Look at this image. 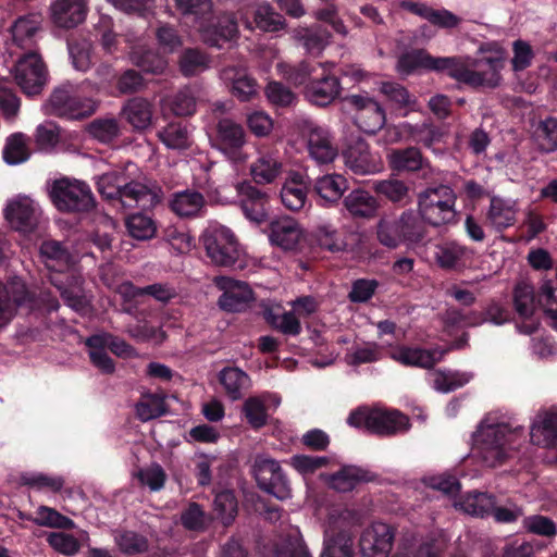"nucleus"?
<instances>
[{
  "mask_svg": "<svg viewBox=\"0 0 557 557\" xmlns=\"http://www.w3.org/2000/svg\"><path fill=\"white\" fill-rule=\"evenodd\" d=\"M126 41L129 45L128 57L134 65L140 67L146 73L154 75L164 73L168 67V61L163 57L147 50L140 40L133 42L131 37L127 36Z\"/></svg>",
  "mask_w": 557,
  "mask_h": 557,
  "instance_id": "obj_35",
  "label": "nucleus"
},
{
  "mask_svg": "<svg viewBox=\"0 0 557 557\" xmlns=\"http://www.w3.org/2000/svg\"><path fill=\"white\" fill-rule=\"evenodd\" d=\"M505 58L502 54L471 57L435 58L424 50L404 53L397 62L400 75H409L419 69L446 73L455 81L468 86L495 88L500 84V72Z\"/></svg>",
  "mask_w": 557,
  "mask_h": 557,
  "instance_id": "obj_1",
  "label": "nucleus"
},
{
  "mask_svg": "<svg viewBox=\"0 0 557 557\" xmlns=\"http://www.w3.org/2000/svg\"><path fill=\"white\" fill-rule=\"evenodd\" d=\"M32 521L40 527L60 529L74 528V522L70 518L47 506H39L36 510V517L32 519Z\"/></svg>",
  "mask_w": 557,
  "mask_h": 557,
  "instance_id": "obj_62",
  "label": "nucleus"
},
{
  "mask_svg": "<svg viewBox=\"0 0 557 557\" xmlns=\"http://www.w3.org/2000/svg\"><path fill=\"white\" fill-rule=\"evenodd\" d=\"M95 108V101L90 98H82L78 87L71 83L55 88L44 106L47 114L73 120L90 115L94 113Z\"/></svg>",
  "mask_w": 557,
  "mask_h": 557,
  "instance_id": "obj_10",
  "label": "nucleus"
},
{
  "mask_svg": "<svg viewBox=\"0 0 557 557\" xmlns=\"http://www.w3.org/2000/svg\"><path fill=\"white\" fill-rule=\"evenodd\" d=\"M345 176L338 173H327L315 178L313 188L317 195L326 205H334L348 189Z\"/></svg>",
  "mask_w": 557,
  "mask_h": 557,
  "instance_id": "obj_37",
  "label": "nucleus"
},
{
  "mask_svg": "<svg viewBox=\"0 0 557 557\" xmlns=\"http://www.w3.org/2000/svg\"><path fill=\"white\" fill-rule=\"evenodd\" d=\"M321 478L331 488L345 493L354 490L359 482L364 481L366 474L357 467L346 466L333 474H321Z\"/></svg>",
  "mask_w": 557,
  "mask_h": 557,
  "instance_id": "obj_44",
  "label": "nucleus"
},
{
  "mask_svg": "<svg viewBox=\"0 0 557 557\" xmlns=\"http://www.w3.org/2000/svg\"><path fill=\"white\" fill-rule=\"evenodd\" d=\"M361 520V513L354 508L330 507L321 522L323 548L319 557H354V529Z\"/></svg>",
  "mask_w": 557,
  "mask_h": 557,
  "instance_id": "obj_6",
  "label": "nucleus"
},
{
  "mask_svg": "<svg viewBox=\"0 0 557 557\" xmlns=\"http://www.w3.org/2000/svg\"><path fill=\"white\" fill-rule=\"evenodd\" d=\"M294 38L302 44L308 53L318 55L330 42V33L321 26L297 28Z\"/></svg>",
  "mask_w": 557,
  "mask_h": 557,
  "instance_id": "obj_48",
  "label": "nucleus"
},
{
  "mask_svg": "<svg viewBox=\"0 0 557 557\" xmlns=\"http://www.w3.org/2000/svg\"><path fill=\"white\" fill-rule=\"evenodd\" d=\"M138 168L133 162L124 171H109L97 177L98 191L107 199H119L124 207L148 208L158 201V195L147 185L135 181Z\"/></svg>",
  "mask_w": 557,
  "mask_h": 557,
  "instance_id": "obj_4",
  "label": "nucleus"
},
{
  "mask_svg": "<svg viewBox=\"0 0 557 557\" xmlns=\"http://www.w3.org/2000/svg\"><path fill=\"white\" fill-rule=\"evenodd\" d=\"M141 421L156 419L166 412L165 397L158 393H144L135 406Z\"/></svg>",
  "mask_w": 557,
  "mask_h": 557,
  "instance_id": "obj_55",
  "label": "nucleus"
},
{
  "mask_svg": "<svg viewBox=\"0 0 557 557\" xmlns=\"http://www.w3.org/2000/svg\"><path fill=\"white\" fill-rule=\"evenodd\" d=\"M518 213L517 201L493 197L487 211V221L502 231L515 224Z\"/></svg>",
  "mask_w": 557,
  "mask_h": 557,
  "instance_id": "obj_39",
  "label": "nucleus"
},
{
  "mask_svg": "<svg viewBox=\"0 0 557 557\" xmlns=\"http://www.w3.org/2000/svg\"><path fill=\"white\" fill-rule=\"evenodd\" d=\"M386 135L391 143L405 139L421 143L426 148H433L434 145L443 140L445 134L441 128L429 123L411 124L404 122L397 126L388 127Z\"/></svg>",
  "mask_w": 557,
  "mask_h": 557,
  "instance_id": "obj_21",
  "label": "nucleus"
},
{
  "mask_svg": "<svg viewBox=\"0 0 557 557\" xmlns=\"http://www.w3.org/2000/svg\"><path fill=\"white\" fill-rule=\"evenodd\" d=\"M532 444L546 450V460L557 466V407L541 410L530 426Z\"/></svg>",
  "mask_w": 557,
  "mask_h": 557,
  "instance_id": "obj_14",
  "label": "nucleus"
},
{
  "mask_svg": "<svg viewBox=\"0 0 557 557\" xmlns=\"http://www.w3.org/2000/svg\"><path fill=\"white\" fill-rule=\"evenodd\" d=\"M13 75L16 84L28 96L39 94L47 83V70L41 57L35 52L27 53L16 62Z\"/></svg>",
  "mask_w": 557,
  "mask_h": 557,
  "instance_id": "obj_15",
  "label": "nucleus"
},
{
  "mask_svg": "<svg viewBox=\"0 0 557 557\" xmlns=\"http://www.w3.org/2000/svg\"><path fill=\"white\" fill-rule=\"evenodd\" d=\"M471 250L455 242H446L435 246L434 259L445 270H457L466 265Z\"/></svg>",
  "mask_w": 557,
  "mask_h": 557,
  "instance_id": "obj_36",
  "label": "nucleus"
},
{
  "mask_svg": "<svg viewBox=\"0 0 557 557\" xmlns=\"http://www.w3.org/2000/svg\"><path fill=\"white\" fill-rule=\"evenodd\" d=\"M30 157L28 138L22 133H15L8 137L3 149V159L10 165H17L27 161Z\"/></svg>",
  "mask_w": 557,
  "mask_h": 557,
  "instance_id": "obj_56",
  "label": "nucleus"
},
{
  "mask_svg": "<svg viewBox=\"0 0 557 557\" xmlns=\"http://www.w3.org/2000/svg\"><path fill=\"white\" fill-rule=\"evenodd\" d=\"M51 201L61 211H88L94 196L87 184L77 180L61 178L53 182L49 191Z\"/></svg>",
  "mask_w": 557,
  "mask_h": 557,
  "instance_id": "obj_12",
  "label": "nucleus"
},
{
  "mask_svg": "<svg viewBox=\"0 0 557 557\" xmlns=\"http://www.w3.org/2000/svg\"><path fill=\"white\" fill-rule=\"evenodd\" d=\"M348 423L382 435L405 432L410 426L409 419L400 411L385 408H360L349 416Z\"/></svg>",
  "mask_w": 557,
  "mask_h": 557,
  "instance_id": "obj_9",
  "label": "nucleus"
},
{
  "mask_svg": "<svg viewBox=\"0 0 557 557\" xmlns=\"http://www.w3.org/2000/svg\"><path fill=\"white\" fill-rule=\"evenodd\" d=\"M442 547L434 540L403 542L392 557H440Z\"/></svg>",
  "mask_w": 557,
  "mask_h": 557,
  "instance_id": "obj_54",
  "label": "nucleus"
},
{
  "mask_svg": "<svg viewBox=\"0 0 557 557\" xmlns=\"http://www.w3.org/2000/svg\"><path fill=\"white\" fill-rule=\"evenodd\" d=\"M177 10L191 17L201 39L213 47L232 41L238 33L237 23L230 14L213 15L211 0H174Z\"/></svg>",
  "mask_w": 557,
  "mask_h": 557,
  "instance_id": "obj_5",
  "label": "nucleus"
},
{
  "mask_svg": "<svg viewBox=\"0 0 557 557\" xmlns=\"http://www.w3.org/2000/svg\"><path fill=\"white\" fill-rule=\"evenodd\" d=\"M236 189L245 216L256 224L264 222L267 219V194L249 183H240Z\"/></svg>",
  "mask_w": 557,
  "mask_h": 557,
  "instance_id": "obj_32",
  "label": "nucleus"
},
{
  "mask_svg": "<svg viewBox=\"0 0 557 557\" xmlns=\"http://www.w3.org/2000/svg\"><path fill=\"white\" fill-rule=\"evenodd\" d=\"M379 242L391 249L401 244L412 246L424 238V228L412 212H405L398 219L383 218L377 224Z\"/></svg>",
  "mask_w": 557,
  "mask_h": 557,
  "instance_id": "obj_8",
  "label": "nucleus"
},
{
  "mask_svg": "<svg viewBox=\"0 0 557 557\" xmlns=\"http://www.w3.org/2000/svg\"><path fill=\"white\" fill-rule=\"evenodd\" d=\"M396 530L393 525L375 521L363 529L359 539L362 557H387L391 553Z\"/></svg>",
  "mask_w": 557,
  "mask_h": 557,
  "instance_id": "obj_17",
  "label": "nucleus"
},
{
  "mask_svg": "<svg viewBox=\"0 0 557 557\" xmlns=\"http://www.w3.org/2000/svg\"><path fill=\"white\" fill-rule=\"evenodd\" d=\"M333 459L327 456L318 455H294L289 458L288 465L295 469L304 479H307L331 466Z\"/></svg>",
  "mask_w": 557,
  "mask_h": 557,
  "instance_id": "obj_50",
  "label": "nucleus"
},
{
  "mask_svg": "<svg viewBox=\"0 0 557 557\" xmlns=\"http://www.w3.org/2000/svg\"><path fill=\"white\" fill-rule=\"evenodd\" d=\"M515 310L521 321L516 323V329L520 334H533L540 323L535 318L536 304L533 287L527 283H520L515 288L513 294Z\"/></svg>",
  "mask_w": 557,
  "mask_h": 557,
  "instance_id": "obj_23",
  "label": "nucleus"
},
{
  "mask_svg": "<svg viewBox=\"0 0 557 557\" xmlns=\"http://www.w3.org/2000/svg\"><path fill=\"white\" fill-rule=\"evenodd\" d=\"M214 284L223 292L219 298V306L225 311H242L253 299L251 288L243 281H236L228 276H216Z\"/></svg>",
  "mask_w": 557,
  "mask_h": 557,
  "instance_id": "obj_22",
  "label": "nucleus"
},
{
  "mask_svg": "<svg viewBox=\"0 0 557 557\" xmlns=\"http://www.w3.org/2000/svg\"><path fill=\"white\" fill-rule=\"evenodd\" d=\"M448 349L396 346L389 351V357L406 367H418L429 369L440 362Z\"/></svg>",
  "mask_w": 557,
  "mask_h": 557,
  "instance_id": "obj_28",
  "label": "nucleus"
},
{
  "mask_svg": "<svg viewBox=\"0 0 557 557\" xmlns=\"http://www.w3.org/2000/svg\"><path fill=\"white\" fill-rule=\"evenodd\" d=\"M537 302L543 308L550 325L557 330V287L554 286L553 282H543Z\"/></svg>",
  "mask_w": 557,
  "mask_h": 557,
  "instance_id": "obj_60",
  "label": "nucleus"
},
{
  "mask_svg": "<svg viewBox=\"0 0 557 557\" xmlns=\"http://www.w3.org/2000/svg\"><path fill=\"white\" fill-rule=\"evenodd\" d=\"M219 382L232 400L240 399L251 387L250 376L239 368L226 367L219 372Z\"/></svg>",
  "mask_w": 557,
  "mask_h": 557,
  "instance_id": "obj_38",
  "label": "nucleus"
},
{
  "mask_svg": "<svg viewBox=\"0 0 557 557\" xmlns=\"http://www.w3.org/2000/svg\"><path fill=\"white\" fill-rule=\"evenodd\" d=\"M40 257L52 272L51 284L60 292L66 305L77 312L86 313L90 299L82 286L83 278L69 250L57 240H45L40 246Z\"/></svg>",
  "mask_w": 557,
  "mask_h": 557,
  "instance_id": "obj_2",
  "label": "nucleus"
},
{
  "mask_svg": "<svg viewBox=\"0 0 557 557\" xmlns=\"http://www.w3.org/2000/svg\"><path fill=\"white\" fill-rule=\"evenodd\" d=\"M178 64L185 76H193L209 69L210 59L205 52L189 48L183 51Z\"/></svg>",
  "mask_w": 557,
  "mask_h": 557,
  "instance_id": "obj_59",
  "label": "nucleus"
},
{
  "mask_svg": "<svg viewBox=\"0 0 557 557\" xmlns=\"http://www.w3.org/2000/svg\"><path fill=\"white\" fill-rule=\"evenodd\" d=\"M345 208L354 216L371 218L377 210L376 199L368 191L357 189L344 199Z\"/></svg>",
  "mask_w": 557,
  "mask_h": 557,
  "instance_id": "obj_51",
  "label": "nucleus"
},
{
  "mask_svg": "<svg viewBox=\"0 0 557 557\" xmlns=\"http://www.w3.org/2000/svg\"><path fill=\"white\" fill-rule=\"evenodd\" d=\"M494 497L487 493L473 492L454 502V507L474 517L490 516L494 508Z\"/></svg>",
  "mask_w": 557,
  "mask_h": 557,
  "instance_id": "obj_42",
  "label": "nucleus"
},
{
  "mask_svg": "<svg viewBox=\"0 0 557 557\" xmlns=\"http://www.w3.org/2000/svg\"><path fill=\"white\" fill-rule=\"evenodd\" d=\"M60 140L59 127L50 121H46L36 127L35 141L39 150L51 151Z\"/></svg>",
  "mask_w": 557,
  "mask_h": 557,
  "instance_id": "obj_64",
  "label": "nucleus"
},
{
  "mask_svg": "<svg viewBox=\"0 0 557 557\" xmlns=\"http://www.w3.org/2000/svg\"><path fill=\"white\" fill-rule=\"evenodd\" d=\"M345 165L355 174H373L382 169L380 158L370 152L366 141L359 139L343 153Z\"/></svg>",
  "mask_w": 557,
  "mask_h": 557,
  "instance_id": "obj_29",
  "label": "nucleus"
},
{
  "mask_svg": "<svg viewBox=\"0 0 557 557\" xmlns=\"http://www.w3.org/2000/svg\"><path fill=\"white\" fill-rule=\"evenodd\" d=\"M306 136L308 153L315 163L327 164L336 159L338 150L327 128L309 124Z\"/></svg>",
  "mask_w": 557,
  "mask_h": 557,
  "instance_id": "obj_26",
  "label": "nucleus"
},
{
  "mask_svg": "<svg viewBox=\"0 0 557 557\" xmlns=\"http://www.w3.org/2000/svg\"><path fill=\"white\" fill-rule=\"evenodd\" d=\"M252 473L263 491L278 499H286L290 496L289 482L277 460L267 455H257L252 465Z\"/></svg>",
  "mask_w": 557,
  "mask_h": 557,
  "instance_id": "obj_13",
  "label": "nucleus"
},
{
  "mask_svg": "<svg viewBox=\"0 0 557 557\" xmlns=\"http://www.w3.org/2000/svg\"><path fill=\"white\" fill-rule=\"evenodd\" d=\"M302 230L298 222L289 216L274 220L270 224V243L283 250H294L302 238Z\"/></svg>",
  "mask_w": 557,
  "mask_h": 557,
  "instance_id": "obj_34",
  "label": "nucleus"
},
{
  "mask_svg": "<svg viewBox=\"0 0 557 557\" xmlns=\"http://www.w3.org/2000/svg\"><path fill=\"white\" fill-rule=\"evenodd\" d=\"M40 24V16L36 14L18 17L10 28L12 41L21 48L30 46Z\"/></svg>",
  "mask_w": 557,
  "mask_h": 557,
  "instance_id": "obj_46",
  "label": "nucleus"
},
{
  "mask_svg": "<svg viewBox=\"0 0 557 557\" xmlns=\"http://www.w3.org/2000/svg\"><path fill=\"white\" fill-rule=\"evenodd\" d=\"M263 557H313L297 527L280 532L267 547Z\"/></svg>",
  "mask_w": 557,
  "mask_h": 557,
  "instance_id": "obj_24",
  "label": "nucleus"
},
{
  "mask_svg": "<svg viewBox=\"0 0 557 557\" xmlns=\"http://www.w3.org/2000/svg\"><path fill=\"white\" fill-rule=\"evenodd\" d=\"M4 215L13 230L28 233L39 224L41 209L30 197L20 195L8 202Z\"/></svg>",
  "mask_w": 557,
  "mask_h": 557,
  "instance_id": "obj_19",
  "label": "nucleus"
},
{
  "mask_svg": "<svg viewBox=\"0 0 557 557\" xmlns=\"http://www.w3.org/2000/svg\"><path fill=\"white\" fill-rule=\"evenodd\" d=\"M124 119L134 129H147L152 123V104L140 97L129 99L122 109Z\"/></svg>",
  "mask_w": 557,
  "mask_h": 557,
  "instance_id": "obj_41",
  "label": "nucleus"
},
{
  "mask_svg": "<svg viewBox=\"0 0 557 557\" xmlns=\"http://www.w3.org/2000/svg\"><path fill=\"white\" fill-rule=\"evenodd\" d=\"M249 171L256 184H273L285 172L283 157L276 148L261 146L257 148L256 158L251 162Z\"/></svg>",
  "mask_w": 557,
  "mask_h": 557,
  "instance_id": "obj_18",
  "label": "nucleus"
},
{
  "mask_svg": "<svg viewBox=\"0 0 557 557\" xmlns=\"http://www.w3.org/2000/svg\"><path fill=\"white\" fill-rule=\"evenodd\" d=\"M246 143V134L242 125L230 119H223L218 123L214 147L230 161L242 164L247 161V154L243 151Z\"/></svg>",
  "mask_w": 557,
  "mask_h": 557,
  "instance_id": "obj_16",
  "label": "nucleus"
},
{
  "mask_svg": "<svg viewBox=\"0 0 557 557\" xmlns=\"http://www.w3.org/2000/svg\"><path fill=\"white\" fill-rule=\"evenodd\" d=\"M401 5L440 27L453 28L460 22L458 16L445 9L434 10L425 4L414 2H403Z\"/></svg>",
  "mask_w": 557,
  "mask_h": 557,
  "instance_id": "obj_45",
  "label": "nucleus"
},
{
  "mask_svg": "<svg viewBox=\"0 0 557 557\" xmlns=\"http://www.w3.org/2000/svg\"><path fill=\"white\" fill-rule=\"evenodd\" d=\"M52 23L60 28H74L88 14V0H52L49 8Z\"/></svg>",
  "mask_w": 557,
  "mask_h": 557,
  "instance_id": "obj_27",
  "label": "nucleus"
},
{
  "mask_svg": "<svg viewBox=\"0 0 557 557\" xmlns=\"http://www.w3.org/2000/svg\"><path fill=\"white\" fill-rule=\"evenodd\" d=\"M344 103L356 110V124L364 133L374 134L384 126L385 112L374 99L364 95H351L344 98Z\"/></svg>",
  "mask_w": 557,
  "mask_h": 557,
  "instance_id": "obj_20",
  "label": "nucleus"
},
{
  "mask_svg": "<svg viewBox=\"0 0 557 557\" xmlns=\"http://www.w3.org/2000/svg\"><path fill=\"white\" fill-rule=\"evenodd\" d=\"M456 194L447 185L429 187L418 197L419 213L432 226H443L455 222Z\"/></svg>",
  "mask_w": 557,
  "mask_h": 557,
  "instance_id": "obj_7",
  "label": "nucleus"
},
{
  "mask_svg": "<svg viewBox=\"0 0 557 557\" xmlns=\"http://www.w3.org/2000/svg\"><path fill=\"white\" fill-rule=\"evenodd\" d=\"M265 320L275 329L286 335H298L301 331L300 322L293 312H280L278 308H268L264 310Z\"/></svg>",
  "mask_w": 557,
  "mask_h": 557,
  "instance_id": "obj_57",
  "label": "nucleus"
},
{
  "mask_svg": "<svg viewBox=\"0 0 557 557\" xmlns=\"http://www.w3.org/2000/svg\"><path fill=\"white\" fill-rule=\"evenodd\" d=\"M522 437L521 428H512L487 414L472 435V451L486 467H497L512 456Z\"/></svg>",
  "mask_w": 557,
  "mask_h": 557,
  "instance_id": "obj_3",
  "label": "nucleus"
},
{
  "mask_svg": "<svg viewBox=\"0 0 557 557\" xmlns=\"http://www.w3.org/2000/svg\"><path fill=\"white\" fill-rule=\"evenodd\" d=\"M170 206L180 216H194L203 208L205 199L198 191L184 190L173 195Z\"/></svg>",
  "mask_w": 557,
  "mask_h": 557,
  "instance_id": "obj_53",
  "label": "nucleus"
},
{
  "mask_svg": "<svg viewBox=\"0 0 557 557\" xmlns=\"http://www.w3.org/2000/svg\"><path fill=\"white\" fill-rule=\"evenodd\" d=\"M387 160L393 170L414 172L424 168L425 161L417 148L392 150Z\"/></svg>",
  "mask_w": 557,
  "mask_h": 557,
  "instance_id": "obj_52",
  "label": "nucleus"
},
{
  "mask_svg": "<svg viewBox=\"0 0 557 557\" xmlns=\"http://www.w3.org/2000/svg\"><path fill=\"white\" fill-rule=\"evenodd\" d=\"M256 26L265 32H276L285 26L284 18L269 3H259L251 9Z\"/></svg>",
  "mask_w": 557,
  "mask_h": 557,
  "instance_id": "obj_58",
  "label": "nucleus"
},
{
  "mask_svg": "<svg viewBox=\"0 0 557 557\" xmlns=\"http://www.w3.org/2000/svg\"><path fill=\"white\" fill-rule=\"evenodd\" d=\"M380 91L396 109L404 110V115L418 109L417 98L397 83L383 82L380 85Z\"/></svg>",
  "mask_w": 557,
  "mask_h": 557,
  "instance_id": "obj_47",
  "label": "nucleus"
},
{
  "mask_svg": "<svg viewBox=\"0 0 557 557\" xmlns=\"http://www.w3.org/2000/svg\"><path fill=\"white\" fill-rule=\"evenodd\" d=\"M264 401L265 398L263 396H253L244 403L243 411L245 417L255 429H259L267 423L268 413Z\"/></svg>",
  "mask_w": 557,
  "mask_h": 557,
  "instance_id": "obj_63",
  "label": "nucleus"
},
{
  "mask_svg": "<svg viewBox=\"0 0 557 557\" xmlns=\"http://www.w3.org/2000/svg\"><path fill=\"white\" fill-rule=\"evenodd\" d=\"M323 74L320 78L311 81L306 87V98L313 104L327 106L333 102L341 94L339 79L327 74V64H318Z\"/></svg>",
  "mask_w": 557,
  "mask_h": 557,
  "instance_id": "obj_31",
  "label": "nucleus"
},
{
  "mask_svg": "<svg viewBox=\"0 0 557 557\" xmlns=\"http://www.w3.org/2000/svg\"><path fill=\"white\" fill-rule=\"evenodd\" d=\"M158 136L169 149L184 150L193 144L191 129L182 122L168 124L158 133Z\"/></svg>",
  "mask_w": 557,
  "mask_h": 557,
  "instance_id": "obj_43",
  "label": "nucleus"
},
{
  "mask_svg": "<svg viewBox=\"0 0 557 557\" xmlns=\"http://www.w3.org/2000/svg\"><path fill=\"white\" fill-rule=\"evenodd\" d=\"M473 374L467 371L436 370L428 374L430 385L438 393H450L468 384Z\"/></svg>",
  "mask_w": 557,
  "mask_h": 557,
  "instance_id": "obj_40",
  "label": "nucleus"
},
{
  "mask_svg": "<svg viewBox=\"0 0 557 557\" xmlns=\"http://www.w3.org/2000/svg\"><path fill=\"white\" fill-rule=\"evenodd\" d=\"M86 346L88 347L90 361L96 368L107 374L114 372L115 366L107 352L109 348L102 333L88 337L86 339Z\"/></svg>",
  "mask_w": 557,
  "mask_h": 557,
  "instance_id": "obj_49",
  "label": "nucleus"
},
{
  "mask_svg": "<svg viewBox=\"0 0 557 557\" xmlns=\"http://www.w3.org/2000/svg\"><path fill=\"white\" fill-rule=\"evenodd\" d=\"M282 205L290 211H299L308 202V183L305 174L290 170L282 185L280 193Z\"/></svg>",
  "mask_w": 557,
  "mask_h": 557,
  "instance_id": "obj_30",
  "label": "nucleus"
},
{
  "mask_svg": "<svg viewBox=\"0 0 557 557\" xmlns=\"http://www.w3.org/2000/svg\"><path fill=\"white\" fill-rule=\"evenodd\" d=\"M126 227L129 235L139 240L151 238L156 233L153 220L143 213L132 214L126 220Z\"/></svg>",
  "mask_w": 557,
  "mask_h": 557,
  "instance_id": "obj_61",
  "label": "nucleus"
},
{
  "mask_svg": "<svg viewBox=\"0 0 557 557\" xmlns=\"http://www.w3.org/2000/svg\"><path fill=\"white\" fill-rule=\"evenodd\" d=\"M29 300L25 283L20 277L0 281V330L7 326L17 312V308Z\"/></svg>",
  "mask_w": 557,
  "mask_h": 557,
  "instance_id": "obj_25",
  "label": "nucleus"
},
{
  "mask_svg": "<svg viewBox=\"0 0 557 557\" xmlns=\"http://www.w3.org/2000/svg\"><path fill=\"white\" fill-rule=\"evenodd\" d=\"M202 244L208 258L216 265L231 267L240 256L234 233L219 223L208 225L202 234Z\"/></svg>",
  "mask_w": 557,
  "mask_h": 557,
  "instance_id": "obj_11",
  "label": "nucleus"
},
{
  "mask_svg": "<svg viewBox=\"0 0 557 557\" xmlns=\"http://www.w3.org/2000/svg\"><path fill=\"white\" fill-rule=\"evenodd\" d=\"M221 79L231 86L232 94L240 101H248L258 94V84L245 66L228 65L221 71Z\"/></svg>",
  "mask_w": 557,
  "mask_h": 557,
  "instance_id": "obj_33",
  "label": "nucleus"
}]
</instances>
